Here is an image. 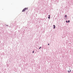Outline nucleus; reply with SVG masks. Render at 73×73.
I'll return each instance as SVG.
<instances>
[{
  "label": "nucleus",
  "mask_w": 73,
  "mask_h": 73,
  "mask_svg": "<svg viewBox=\"0 0 73 73\" xmlns=\"http://www.w3.org/2000/svg\"><path fill=\"white\" fill-rule=\"evenodd\" d=\"M28 8H25L23 10H22V12H25L26 10H27Z\"/></svg>",
  "instance_id": "f257e3e1"
},
{
  "label": "nucleus",
  "mask_w": 73,
  "mask_h": 73,
  "mask_svg": "<svg viewBox=\"0 0 73 73\" xmlns=\"http://www.w3.org/2000/svg\"><path fill=\"white\" fill-rule=\"evenodd\" d=\"M66 23H69L70 22V21H68V22L67 21H66Z\"/></svg>",
  "instance_id": "f03ea898"
},
{
  "label": "nucleus",
  "mask_w": 73,
  "mask_h": 73,
  "mask_svg": "<svg viewBox=\"0 0 73 73\" xmlns=\"http://www.w3.org/2000/svg\"><path fill=\"white\" fill-rule=\"evenodd\" d=\"M53 27H54V29H55V28H56V26H55V25H54Z\"/></svg>",
  "instance_id": "7ed1b4c3"
},
{
  "label": "nucleus",
  "mask_w": 73,
  "mask_h": 73,
  "mask_svg": "<svg viewBox=\"0 0 73 73\" xmlns=\"http://www.w3.org/2000/svg\"><path fill=\"white\" fill-rule=\"evenodd\" d=\"M49 17H48V19H50V15H48Z\"/></svg>",
  "instance_id": "20e7f679"
},
{
  "label": "nucleus",
  "mask_w": 73,
  "mask_h": 73,
  "mask_svg": "<svg viewBox=\"0 0 73 73\" xmlns=\"http://www.w3.org/2000/svg\"><path fill=\"white\" fill-rule=\"evenodd\" d=\"M68 73H70V72H71V70H70V71H68Z\"/></svg>",
  "instance_id": "39448f33"
},
{
  "label": "nucleus",
  "mask_w": 73,
  "mask_h": 73,
  "mask_svg": "<svg viewBox=\"0 0 73 73\" xmlns=\"http://www.w3.org/2000/svg\"><path fill=\"white\" fill-rule=\"evenodd\" d=\"M67 17V15H65V17Z\"/></svg>",
  "instance_id": "423d86ee"
},
{
  "label": "nucleus",
  "mask_w": 73,
  "mask_h": 73,
  "mask_svg": "<svg viewBox=\"0 0 73 73\" xmlns=\"http://www.w3.org/2000/svg\"><path fill=\"white\" fill-rule=\"evenodd\" d=\"M40 48H41V47H40V48H39V49H40Z\"/></svg>",
  "instance_id": "0eeeda50"
},
{
  "label": "nucleus",
  "mask_w": 73,
  "mask_h": 73,
  "mask_svg": "<svg viewBox=\"0 0 73 73\" xmlns=\"http://www.w3.org/2000/svg\"><path fill=\"white\" fill-rule=\"evenodd\" d=\"M48 45H49V44L48 43Z\"/></svg>",
  "instance_id": "6e6552de"
},
{
  "label": "nucleus",
  "mask_w": 73,
  "mask_h": 73,
  "mask_svg": "<svg viewBox=\"0 0 73 73\" xmlns=\"http://www.w3.org/2000/svg\"><path fill=\"white\" fill-rule=\"evenodd\" d=\"M33 53H34V51L33 52Z\"/></svg>",
  "instance_id": "1a4fd4ad"
},
{
  "label": "nucleus",
  "mask_w": 73,
  "mask_h": 73,
  "mask_svg": "<svg viewBox=\"0 0 73 73\" xmlns=\"http://www.w3.org/2000/svg\"><path fill=\"white\" fill-rule=\"evenodd\" d=\"M7 26L8 27V25H7Z\"/></svg>",
  "instance_id": "9d476101"
}]
</instances>
